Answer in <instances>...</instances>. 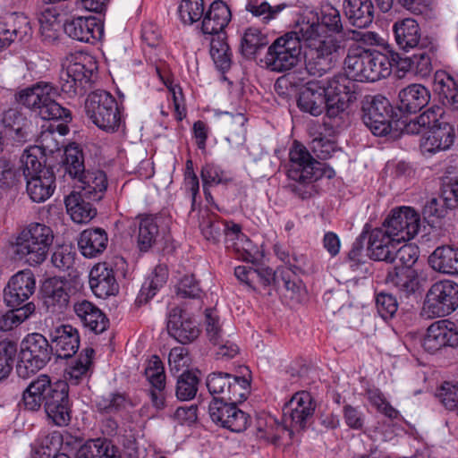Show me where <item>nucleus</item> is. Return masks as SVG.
Returning <instances> with one entry per match:
<instances>
[{
  "mask_svg": "<svg viewBox=\"0 0 458 458\" xmlns=\"http://www.w3.org/2000/svg\"><path fill=\"white\" fill-rule=\"evenodd\" d=\"M420 230V215L410 207L391 211L381 227L371 230L368 250L369 257L386 258L393 249L392 242L401 243L413 238Z\"/></svg>",
  "mask_w": 458,
  "mask_h": 458,
  "instance_id": "f257e3e1",
  "label": "nucleus"
},
{
  "mask_svg": "<svg viewBox=\"0 0 458 458\" xmlns=\"http://www.w3.org/2000/svg\"><path fill=\"white\" fill-rule=\"evenodd\" d=\"M289 182L285 188L301 199H307L318 193L315 182L322 177L331 179L335 171L326 164L317 161L307 148L294 144L289 152L287 169Z\"/></svg>",
  "mask_w": 458,
  "mask_h": 458,
  "instance_id": "f03ea898",
  "label": "nucleus"
},
{
  "mask_svg": "<svg viewBox=\"0 0 458 458\" xmlns=\"http://www.w3.org/2000/svg\"><path fill=\"white\" fill-rule=\"evenodd\" d=\"M59 95V89L54 84L38 81L20 90L15 98L18 103L36 113L43 120L61 121L57 131L61 135H65L69 131L67 123L72 122V114L70 109L56 101Z\"/></svg>",
  "mask_w": 458,
  "mask_h": 458,
  "instance_id": "7ed1b4c3",
  "label": "nucleus"
},
{
  "mask_svg": "<svg viewBox=\"0 0 458 458\" xmlns=\"http://www.w3.org/2000/svg\"><path fill=\"white\" fill-rule=\"evenodd\" d=\"M344 69L358 81H377L390 75L389 61L377 50L354 46L348 49Z\"/></svg>",
  "mask_w": 458,
  "mask_h": 458,
  "instance_id": "20e7f679",
  "label": "nucleus"
},
{
  "mask_svg": "<svg viewBox=\"0 0 458 458\" xmlns=\"http://www.w3.org/2000/svg\"><path fill=\"white\" fill-rule=\"evenodd\" d=\"M53 241L54 233L49 226L31 223L17 237L14 254L30 266L39 265L47 259Z\"/></svg>",
  "mask_w": 458,
  "mask_h": 458,
  "instance_id": "39448f33",
  "label": "nucleus"
},
{
  "mask_svg": "<svg viewBox=\"0 0 458 458\" xmlns=\"http://www.w3.org/2000/svg\"><path fill=\"white\" fill-rule=\"evenodd\" d=\"M301 22L293 30L278 37L267 48L261 62L272 72H283L297 65L301 53Z\"/></svg>",
  "mask_w": 458,
  "mask_h": 458,
  "instance_id": "423d86ee",
  "label": "nucleus"
},
{
  "mask_svg": "<svg viewBox=\"0 0 458 458\" xmlns=\"http://www.w3.org/2000/svg\"><path fill=\"white\" fill-rule=\"evenodd\" d=\"M54 355L48 340L39 333L26 335L21 343L20 360L16 365L19 377L28 379L45 368Z\"/></svg>",
  "mask_w": 458,
  "mask_h": 458,
  "instance_id": "0eeeda50",
  "label": "nucleus"
},
{
  "mask_svg": "<svg viewBox=\"0 0 458 458\" xmlns=\"http://www.w3.org/2000/svg\"><path fill=\"white\" fill-rule=\"evenodd\" d=\"M85 110L91 122L106 132H115L123 124L117 101L107 91L97 90L89 94Z\"/></svg>",
  "mask_w": 458,
  "mask_h": 458,
  "instance_id": "6e6552de",
  "label": "nucleus"
},
{
  "mask_svg": "<svg viewBox=\"0 0 458 458\" xmlns=\"http://www.w3.org/2000/svg\"><path fill=\"white\" fill-rule=\"evenodd\" d=\"M458 307V284L443 280L431 285L426 294L421 314L427 318L445 317Z\"/></svg>",
  "mask_w": 458,
  "mask_h": 458,
  "instance_id": "1a4fd4ad",
  "label": "nucleus"
},
{
  "mask_svg": "<svg viewBox=\"0 0 458 458\" xmlns=\"http://www.w3.org/2000/svg\"><path fill=\"white\" fill-rule=\"evenodd\" d=\"M361 113L363 123L375 136H386L391 132L394 109L386 98L381 95L367 98Z\"/></svg>",
  "mask_w": 458,
  "mask_h": 458,
  "instance_id": "9d476101",
  "label": "nucleus"
},
{
  "mask_svg": "<svg viewBox=\"0 0 458 458\" xmlns=\"http://www.w3.org/2000/svg\"><path fill=\"white\" fill-rule=\"evenodd\" d=\"M206 385L214 398L243 402L249 394L250 383L245 377L225 372L210 373L207 377Z\"/></svg>",
  "mask_w": 458,
  "mask_h": 458,
  "instance_id": "9b49d317",
  "label": "nucleus"
},
{
  "mask_svg": "<svg viewBox=\"0 0 458 458\" xmlns=\"http://www.w3.org/2000/svg\"><path fill=\"white\" fill-rule=\"evenodd\" d=\"M321 29L322 26L319 23L301 21L299 32H301V42L306 44L308 50L339 61L344 53V40L332 35L322 37Z\"/></svg>",
  "mask_w": 458,
  "mask_h": 458,
  "instance_id": "f8f14e48",
  "label": "nucleus"
},
{
  "mask_svg": "<svg viewBox=\"0 0 458 458\" xmlns=\"http://www.w3.org/2000/svg\"><path fill=\"white\" fill-rule=\"evenodd\" d=\"M315 409V400L309 392L296 393L283 407L284 421L293 428L304 429L312 420Z\"/></svg>",
  "mask_w": 458,
  "mask_h": 458,
  "instance_id": "ddd939ff",
  "label": "nucleus"
},
{
  "mask_svg": "<svg viewBox=\"0 0 458 458\" xmlns=\"http://www.w3.org/2000/svg\"><path fill=\"white\" fill-rule=\"evenodd\" d=\"M72 292V283L65 277L47 279L42 286V298L47 311L53 314L64 313L69 307Z\"/></svg>",
  "mask_w": 458,
  "mask_h": 458,
  "instance_id": "4468645a",
  "label": "nucleus"
},
{
  "mask_svg": "<svg viewBox=\"0 0 458 458\" xmlns=\"http://www.w3.org/2000/svg\"><path fill=\"white\" fill-rule=\"evenodd\" d=\"M458 346V326L448 319L432 323L422 340V347L429 353H435L444 347Z\"/></svg>",
  "mask_w": 458,
  "mask_h": 458,
  "instance_id": "2eb2a0df",
  "label": "nucleus"
},
{
  "mask_svg": "<svg viewBox=\"0 0 458 458\" xmlns=\"http://www.w3.org/2000/svg\"><path fill=\"white\" fill-rule=\"evenodd\" d=\"M36 280L30 269L21 270L11 277L4 290V300L10 308L21 305L34 293Z\"/></svg>",
  "mask_w": 458,
  "mask_h": 458,
  "instance_id": "dca6fc26",
  "label": "nucleus"
},
{
  "mask_svg": "<svg viewBox=\"0 0 458 458\" xmlns=\"http://www.w3.org/2000/svg\"><path fill=\"white\" fill-rule=\"evenodd\" d=\"M199 229L204 238L213 243L219 242L222 235H225V243L230 242V237L239 235L245 240V235L241 232L240 225L232 224L231 225L219 219L216 214L208 209L200 211Z\"/></svg>",
  "mask_w": 458,
  "mask_h": 458,
  "instance_id": "f3484780",
  "label": "nucleus"
},
{
  "mask_svg": "<svg viewBox=\"0 0 458 458\" xmlns=\"http://www.w3.org/2000/svg\"><path fill=\"white\" fill-rule=\"evenodd\" d=\"M44 409L48 419L56 426L64 427L69 424L72 418V403L69 398V385L66 381H59Z\"/></svg>",
  "mask_w": 458,
  "mask_h": 458,
  "instance_id": "a211bd4d",
  "label": "nucleus"
},
{
  "mask_svg": "<svg viewBox=\"0 0 458 458\" xmlns=\"http://www.w3.org/2000/svg\"><path fill=\"white\" fill-rule=\"evenodd\" d=\"M60 380L52 382L47 374L34 378L22 392V402L26 410L36 411L45 406L57 387Z\"/></svg>",
  "mask_w": 458,
  "mask_h": 458,
  "instance_id": "6ab92c4d",
  "label": "nucleus"
},
{
  "mask_svg": "<svg viewBox=\"0 0 458 458\" xmlns=\"http://www.w3.org/2000/svg\"><path fill=\"white\" fill-rule=\"evenodd\" d=\"M65 34L72 39L90 43L100 39L104 27L95 16H78L67 20L64 24Z\"/></svg>",
  "mask_w": 458,
  "mask_h": 458,
  "instance_id": "aec40b11",
  "label": "nucleus"
},
{
  "mask_svg": "<svg viewBox=\"0 0 458 458\" xmlns=\"http://www.w3.org/2000/svg\"><path fill=\"white\" fill-rule=\"evenodd\" d=\"M167 330L171 336L182 344L195 341L200 334L199 324L177 308L169 313Z\"/></svg>",
  "mask_w": 458,
  "mask_h": 458,
  "instance_id": "412c9836",
  "label": "nucleus"
},
{
  "mask_svg": "<svg viewBox=\"0 0 458 458\" xmlns=\"http://www.w3.org/2000/svg\"><path fill=\"white\" fill-rule=\"evenodd\" d=\"M328 98L319 80L309 81L300 92L297 106L313 116L320 115L327 106Z\"/></svg>",
  "mask_w": 458,
  "mask_h": 458,
  "instance_id": "4be33fe9",
  "label": "nucleus"
},
{
  "mask_svg": "<svg viewBox=\"0 0 458 458\" xmlns=\"http://www.w3.org/2000/svg\"><path fill=\"white\" fill-rule=\"evenodd\" d=\"M51 344L57 358H72L79 350L80 335L71 325H61L50 333Z\"/></svg>",
  "mask_w": 458,
  "mask_h": 458,
  "instance_id": "5701e85b",
  "label": "nucleus"
},
{
  "mask_svg": "<svg viewBox=\"0 0 458 458\" xmlns=\"http://www.w3.org/2000/svg\"><path fill=\"white\" fill-rule=\"evenodd\" d=\"M89 286L99 298L114 295L118 292V284L113 268L106 262L98 263L89 272Z\"/></svg>",
  "mask_w": 458,
  "mask_h": 458,
  "instance_id": "b1692460",
  "label": "nucleus"
},
{
  "mask_svg": "<svg viewBox=\"0 0 458 458\" xmlns=\"http://www.w3.org/2000/svg\"><path fill=\"white\" fill-rule=\"evenodd\" d=\"M393 31L398 47L408 52L421 47L425 38H431L428 36H422L417 21L412 18H406L394 22Z\"/></svg>",
  "mask_w": 458,
  "mask_h": 458,
  "instance_id": "393cba45",
  "label": "nucleus"
},
{
  "mask_svg": "<svg viewBox=\"0 0 458 458\" xmlns=\"http://www.w3.org/2000/svg\"><path fill=\"white\" fill-rule=\"evenodd\" d=\"M328 98L347 99L353 102L357 98L358 85L348 72L338 73L332 78L319 80Z\"/></svg>",
  "mask_w": 458,
  "mask_h": 458,
  "instance_id": "a878e982",
  "label": "nucleus"
},
{
  "mask_svg": "<svg viewBox=\"0 0 458 458\" xmlns=\"http://www.w3.org/2000/svg\"><path fill=\"white\" fill-rule=\"evenodd\" d=\"M431 94L428 88L421 84L413 83L399 91L398 109L406 114H416L427 106Z\"/></svg>",
  "mask_w": 458,
  "mask_h": 458,
  "instance_id": "bb28decb",
  "label": "nucleus"
},
{
  "mask_svg": "<svg viewBox=\"0 0 458 458\" xmlns=\"http://www.w3.org/2000/svg\"><path fill=\"white\" fill-rule=\"evenodd\" d=\"M73 310L82 325L95 334H101L109 326V319L94 303L82 300L73 305Z\"/></svg>",
  "mask_w": 458,
  "mask_h": 458,
  "instance_id": "cd10ccee",
  "label": "nucleus"
},
{
  "mask_svg": "<svg viewBox=\"0 0 458 458\" xmlns=\"http://www.w3.org/2000/svg\"><path fill=\"white\" fill-rule=\"evenodd\" d=\"M232 18L228 5L222 0H216L205 13L201 31L205 35L225 33L224 30Z\"/></svg>",
  "mask_w": 458,
  "mask_h": 458,
  "instance_id": "c85d7f7f",
  "label": "nucleus"
},
{
  "mask_svg": "<svg viewBox=\"0 0 458 458\" xmlns=\"http://www.w3.org/2000/svg\"><path fill=\"white\" fill-rule=\"evenodd\" d=\"M138 218L137 246L141 252H148L160 238L159 227L163 217L159 215H140Z\"/></svg>",
  "mask_w": 458,
  "mask_h": 458,
  "instance_id": "c756f323",
  "label": "nucleus"
},
{
  "mask_svg": "<svg viewBox=\"0 0 458 458\" xmlns=\"http://www.w3.org/2000/svg\"><path fill=\"white\" fill-rule=\"evenodd\" d=\"M108 236L100 227H89L80 233L78 247L85 258H96L107 247Z\"/></svg>",
  "mask_w": 458,
  "mask_h": 458,
  "instance_id": "7c9ffc66",
  "label": "nucleus"
},
{
  "mask_svg": "<svg viewBox=\"0 0 458 458\" xmlns=\"http://www.w3.org/2000/svg\"><path fill=\"white\" fill-rule=\"evenodd\" d=\"M55 189V176L53 169H44L43 174L26 179V191L36 203L48 199Z\"/></svg>",
  "mask_w": 458,
  "mask_h": 458,
  "instance_id": "2f4dec72",
  "label": "nucleus"
},
{
  "mask_svg": "<svg viewBox=\"0 0 458 458\" xmlns=\"http://www.w3.org/2000/svg\"><path fill=\"white\" fill-rule=\"evenodd\" d=\"M3 123L8 135L18 144H23L30 140L31 122L21 112L10 108L3 116Z\"/></svg>",
  "mask_w": 458,
  "mask_h": 458,
  "instance_id": "473e14b6",
  "label": "nucleus"
},
{
  "mask_svg": "<svg viewBox=\"0 0 458 458\" xmlns=\"http://www.w3.org/2000/svg\"><path fill=\"white\" fill-rule=\"evenodd\" d=\"M386 283L405 296L415 293L420 287L419 274L414 268L394 267L387 271Z\"/></svg>",
  "mask_w": 458,
  "mask_h": 458,
  "instance_id": "72a5a7b5",
  "label": "nucleus"
},
{
  "mask_svg": "<svg viewBox=\"0 0 458 458\" xmlns=\"http://www.w3.org/2000/svg\"><path fill=\"white\" fill-rule=\"evenodd\" d=\"M76 182L81 189L78 193L89 200H101L107 188L106 175L101 170L86 171Z\"/></svg>",
  "mask_w": 458,
  "mask_h": 458,
  "instance_id": "f704fd0d",
  "label": "nucleus"
},
{
  "mask_svg": "<svg viewBox=\"0 0 458 458\" xmlns=\"http://www.w3.org/2000/svg\"><path fill=\"white\" fill-rule=\"evenodd\" d=\"M454 139V129L449 123H442L437 128L428 130L421 140L420 146L427 152L435 153L451 147Z\"/></svg>",
  "mask_w": 458,
  "mask_h": 458,
  "instance_id": "c9c22d12",
  "label": "nucleus"
},
{
  "mask_svg": "<svg viewBox=\"0 0 458 458\" xmlns=\"http://www.w3.org/2000/svg\"><path fill=\"white\" fill-rule=\"evenodd\" d=\"M92 72V70L87 68L85 64L81 63L70 64L61 72V90L67 94H76L78 87H83V83L90 81Z\"/></svg>",
  "mask_w": 458,
  "mask_h": 458,
  "instance_id": "e433bc0d",
  "label": "nucleus"
},
{
  "mask_svg": "<svg viewBox=\"0 0 458 458\" xmlns=\"http://www.w3.org/2000/svg\"><path fill=\"white\" fill-rule=\"evenodd\" d=\"M344 14L355 27L366 28L374 19V5L371 0H344Z\"/></svg>",
  "mask_w": 458,
  "mask_h": 458,
  "instance_id": "4c0bfd02",
  "label": "nucleus"
},
{
  "mask_svg": "<svg viewBox=\"0 0 458 458\" xmlns=\"http://www.w3.org/2000/svg\"><path fill=\"white\" fill-rule=\"evenodd\" d=\"M428 263L437 272L458 275V248L450 245L437 247L428 257Z\"/></svg>",
  "mask_w": 458,
  "mask_h": 458,
  "instance_id": "58836bf2",
  "label": "nucleus"
},
{
  "mask_svg": "<svg viewBox=\"0 0 458 458\" xmlns=\"http://www.w3.org/2000/svg\"><path fill=\"white\" fill-rule=\"evenodd\" d=\"M90 201L76 191H72L65 198L67 212L75 223H88L96 216L97 209L93 208Z\"/></svg>",
  "mask_w": 458,
  "mask_h": 458,
  "instance_id": "ea45409f",
  "label": "nucleus"
},
{
  "mask_svg": "<svg viewBox=\"0 0 458 458\" xmlns=\"http://www.w3.org/2000/svg\"><path fill=\"white\" fill-rule=\"evenodd\" d=\"M77 458H122L119 448L106 438L90 439L82 445Z\"/></svg>",
  "mask_w": 458,
  "mask_h": 458,
  "instance_id": "a19ab883",
  "label": "nucleus"
},
{
  "mask_svg": "<svg viewBox=\"0 0 458 458\" xmlns=\"http://www.w3.org/2000/svg\"><path fill=\"white\" fill-rule=\"evenodd\" d=\"M421 44L411 55L412 73L426 78L432 72V58L437 47L432 38H425Z\"/></svg>",
  "mask_w": 458,
  "mask_h": 458,
  "instance_id": "79ce46f5",
  "label": "nucleus"
},
{
  "mask_svg": "<svg viewBox=\"0 0 458 458\" xmlns=\"http://www.w3.org/2000/svg\"><path fill=\"white\" fill-rule=\"evenodd\" d=\"M435 91L442 99L443 104L454 111H458V83L447 72H437L435 74Z\"/></svg>",
  "mask_w": 458,
  "mask_h": 458,
  "instance_id": "37998d69",
  "label": "nucleus"
},
{
  "mask_svg": "<svg viewBox=\"0 0 458 458\" xmlns=\"http://www.w3.org/2000/svg\"><path fill=\"white\" fill-rule=\"evenodd\" d=\"M399 243L392 242L393 249H388L390 253L386 258L369 257L371 259L377 261H385L386 263H394V267L402 268H413V265L419 259V249L412 244H404L397 248Z\"/></svg>",
  "mask_w": 458,
  "mask_h": 458,
  "instance_id": "c03bdc74",
  "label": "nucleus"
},
{
  "mask_svg": "<svg viewBox=\"0 0 458 458\" xmlns=\"http://www.w3.org/2000/svg\"><path fill=\"white\" fill-rule=\"evenodd\" d=\"M64 175L77 181L85 172L84 155L80 146L74 142L70 143L64 149L63 159Z\"/></svg>",
  "mask_w": 458,
  "mask_h": 458,
  "instance_id": "a18cd8bd",
  "label": "nucleus"
},
{
  "mask_svg": "<svg viewBox=\"0 0 458 458\" xmlns=\"http://www.w3.org/2000/svg\"><path fill=\"white\" fill-rule=\"evenodd\" d=\"M167 277L168 272L165 267H156L151 276L143 283L136 302L140 305L148 303L156 295L157 292L165 285Z\"/></svg>",
  "mask_w": 458,
  "mask_h": 458,
  "instance_id": "49530a36",
  "label": "nucleus"
},
{
  "mask_svg": "<svg viewBox=\"0 0 458 458\" xmlns=\"http://www.w3.org/2000/svg\"><path fill=\"white\" fill-rule=\"evenodd\" d=\"M41 149L38 147H30L25 149L19 160V169H21L22 178L29 179V177H34L43 174L44 169H53L52 167H47L43 165L42 162L38 158V155H41Z\"/></svg>",
  "mask_w": 458,
  "mask_h": 458,
  "instance_id": "de8ad7c7",
  "label": "nucleus"
},
{
  "mask_svg": "<svg viewBox=\"0 0 458 458\" xmlns=\"http://www.w3.org/2000/svg\"><path fill=\"white\" fill-rule=\"evenodd\" d=\"M268 43L269 40L266 33H263L259 28L250 27L246 29L242 38V54L247 58H251Z\"/></svg>",
  "mask_w": 458,
  "mask_h": 458,
  "instance_id": "09e8293b",
  "label": "nucleus"
},
{
  "mask_svg": "<svg viewBox=\"0 0 458 458\" xmlns=\"http://www.w3.org/2000/svg\"><path fill=\"white\" fill-rule=\"evenodd\" d=\"M95 353L93 348H85L79 358L65 370L66 380L72 385H78L87 376L92 364V357Z\"/></svg>",
  "mask_w": 458,
  "mask_h": 458,
  "instance_id": "8fccbe9b",
  "label": "nucleus"
},
{
  "mask_svg": "<svg viewBox=\"0 0 458 458\" xmlns=\"http://www.w3.org/2000/svg\"><path fill=\"white\" fill-rule=\"evenodd\" d=\"M338 63L333 57H327L323 54L307 50L305 52V69L312 76L321 77L331 71Z\"/></svg>",
  "mask_w": 458,
  "mask_h": 458,
  "instance_id": "3c124183",
  "label": "nucleus"
},
{
  "mask_svg": "<svg viewBox=\"0 0 458 458\" xmlns=\"http://www.w3.org/2000/svg\"><path fill=\"white\" fill-rule=\"evenodd\" d=\"M131 403L125 394L112 392L98 396L96 400V407L100 413H118L127 408Z\"/></svg>",
  "mask_w": 458,
  "mask_h": 458,
  "instance_id": "603ef678",
  "label": "nucleus"
},
{
  "mask_svg": "<svg viewBox=\"0 0 458 458\" xmlns=\"http://www.w3.org/2000/svg\"><path fill=\"white\" fill-rule=\"evenodd\" d=\"M199 378L197 373L184 370L177 378L175 394L181 401H190L196 396Z\"/></svg>",
  "mask_w": 458,
  "mask_h": 458,
  "instance_id": "864d4df0",
  "label": "nucleus"
},
{
  "mask_svg": "<svg viewBox=\"0 0 458 458\" xmlns=\"http://www.w3.org/2000/svg\"><path fill=\"white\" fill-rule=\"evenodd\" d=\"M22 181L21 169L9 158L0 157V188L12 190L17 188Z\"/></svg>",
  "mask_w": 458,
  "mask_h": 458,
  "instance_id": "5fc2aeb1",
  "label": "nucleus"
},
{
  "mask_svg": "<svg viewBox=\"0 0 458 458\" xmlns=\"http://www.w3.org/2000/svg\"><path fill=\"white\" fill-rule=\"evenodd\" d=\"M12 309V310L0 316V331H10L20 325L34 312L35 305L32 302H27L22 307Z\"/></svg>",
  "mask_w": 458,
  "mask_h": 458,
  "instance_id": "6e6d98bb",
  "label": "nucleus"
},
{
  "mask_svg": "<svg viewBox=\"0 0 458 458\" xmlns=\"http://www.w3.org/2000/svg\"><path fill=\"white\" fill-rule=\"evenodd\" d=\"M351 102L347 99L328 98L325 108L326 115L332 121L333 127H344L349 123L348 106Z\"/></svg>",
  "mask_w": 458,
  "mask_h": 458,
  "instance_id": "4d7b16f0",
  "label": "nucleus"
},
{
  "mask_svg": "<svg viewBox=\"0 0 458 458\" xmlns=\"http://www.w3.org/2000/svg\"><path fill=\"white\" fill-rule=\"evenodd\" d=\"M285 7V4L272 6L266 1L249 0L245 8L253 16L260 18L263 23H268L276 19Z\"/></svg>",
  "mask_w": 458,
  "mask_h": 458,
  "instance_id": "13d9d810",
  "label": "nucleus"
},
{
  "mask_svg": "<svg viewBox=\"0 0 458 458\" xmlns=\"http://www.w3.org/2000/svg\"><path fill=\"white\" fill-rule=\"evenodd\" d=\"M231 402L221 398H213L208 406L210 419L216 425L229 429Z\"/></svg>",
  "mask_w": 458,
  "mask_h": 458,
  "instance_id": "bf43d9fd",
  "label": "nucleus"
},
{
  "mask_svg": "<svg viewBox=\"0 0 458 458\" xmlns=\"http://www.w3.org/2000/svg\"><path fill=\"white\" fill-rule=\"evenodd\" d=\"M179 14L184 23L192 24L204 16V0H182Z\"/></svg>",
  "mask_w": 458,
  "mask_h": 458,
  "instance_id": "052dcab7",
  "label": "nucleus"
},
{
  "mask_svg": "<svg viewBox=\"0 0 458 458\" xmlns=\"http://www.w3.org/2000/svg\"><path fill=\"white\" fill-rule=\"evenodd\" d=\"M376 306L378 314L386 320L395 315L399 304L394 294L382 292L377 294Z\"/></svg>",
  "mask_w": 458,
  "mask_h": 458,
  "instance_id": "680f3d73",
  "label": "nucleus"
},
{
  "mask_svg": "<svg viewBox=\"0 0 458 458\" xmlns=\"http://www.w3.org/2000/svg\"><path fill=\"white\" fill-rule=\"evenodd\" d=\"M144 374L150 386L166 384L164 364L157 355L148 360Z\"/></svg>",
  "mask_w": 458,
  "mask_h": 458,
  "instance_id": "e2e57ef3",
  "label": "nucleus"
},
{
  "mask_svg": "<svg viewBox=\"0 0 458 458\" xmlns=\"http://www.w3.org/2000/svg\"><path fill=\"white\" fill-rule=\"evenodd\" d=\"M441 200L448 208L458 207V179L445 177L440 188Z\"/></svg>",
  "mask_w": 458,
  "mask_h": 458,
  "instance_id": "0e129e2a",
  "label": "nucleus"
},
{
  "mask_svg": "<svg viewBox=\"0 0 458 458\" xmlns=\"http://www.w3.org/2000/svg\"><path fill=\"white\" fill-rule=\"evenodd\" d=\"M227 248H233L240 254V258L247 262H252L255 259L256 247L250 240L245 236V240L239 235L230 237V242L226 244Z\"/></svg>",
  "mask_w": 458,
  "mask_h": 458,
  "instance_id": "69168bd1",
  "label": "nucleus"
},
{
  "mask_svg": "<svg viewBox=\"0 0 458 458\" xmlns=\"http://www.w3.org/2000/svg\"><path fill=\"white\" fill-rule=\"evenodd\" d=\"M206 334L209 342L220 344L223 339V331L219 324V318L212 309H207L205 311Z\"/></svg>",
  "mask_w": 458,
  "mask_h": 458,
  "instance_id": "338daca9",
  "label": "nucleus"
},
{
  "mask_svg": "<svg viewBox=\"0 0 458 458\" xmlns=\"http://www.w3.org/2000/svg\"><path fill=\"white\" fill-rule=\"evenodd\" d=\"M200 176L203 182V190L205 194H207L208 186L225 183L228 182L224 171L214 164L205 165L201 169Z\"/></svg>",
  "mask_w": 458,
  "mask_h": 458,
  "instance_id": "774afa93",
  "label": "nucleus"
}]
</instances>
